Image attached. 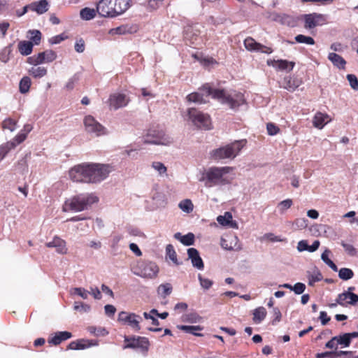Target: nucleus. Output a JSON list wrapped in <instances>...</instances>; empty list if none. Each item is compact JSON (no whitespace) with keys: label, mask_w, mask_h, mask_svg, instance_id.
Instances as JSON below:
<instances>
[{"label":"nucleus","mask_w":358,"mask_h":358,"mask_svg":"<svg viewBox=\"0 0 358 358\" xmlns=\"http://www.w3.org/2000/svg\"><path fill=\"white\" fill-rule=\"evenodd\" d=\"M331 254V251L328 249H326L321 255L322 260L328 266L330 263H331L333 261H331L329 258V255Z\"/></svg>","instance_id":"774afa93"},{"label":"nucleus","mask_w":358,"mask_h":358,"mask_svg":"<svg viewBox=\"0 0 358 358\" xmlns=\"http://www.w3.org/2000/svg\"><path fill=\"white\" fill-rule=\"evenodd\" d=\"M306 289L305 284L302 282H296L294 285H293L292 291L294 292L296 294H301L303 293Z\"/></svg>","instance_id":"680f3d73"},{"label":"nucleus","mask_w":358,"mask_h":358,"mask_svg":"<svg viewBox=\"0 0 358 358\" xmlns=\"http://www.w3.org/2000/svg\"><path fill=\"white\" fill-rule=\"evenodd\" d=\"M188 258L191 260L192 264L194 267L199 270H203L204 268L203 262L199 255V251L194 248H190L187 250Z\"/></svg>","instance_id":"a211bd4d"},{"label":"nucleus","mask_w":358,"mask_h":358,"mask_svg":"<svg viewBox=\"0 0 358 358\" xmlns=\"http://www.w3.org/2000/svg\"><path fill=\"white\" fill-rule=\"evenodd\" d=\"M16 122L10 118L3 122V128L13 131L15 129Z\"/></svg>","instance_id":"603ef678"},{"label":"nucleus","mask_w":358,"mask_h":358,"mask_svg":"<svg viewBox=\"0 0 358 358\" xmlns=\"http://www.w3.org/2000/svg\"><path fill=\"white\" fill-rule=\"evenodd\" d=\"M341 244L348 255L350 256H355L356 255L357 250L352 245L346 243L344 241H342Z\"/></svg>","instance_id":"4d7b16f0"},{"label":"nucleus","mask_w":358,"mask_h":358,"mask_svg":"<svg viewBox=\"0 0 358 358\" xmlns=\"http://www.w3.org/2000/svg\"><path fill=\"white\" fill-rule=\"evenodd\" d=\"M299 86V80L290 76L285 77L282 83V87L289 92H294Z\"/></svg>","instance_id":"5701e85b"},{"label":"nucleus","mask_w":358,"mask_h":358,"mask_svg":"<svg viewBox=\"0 0 358 358\" xmlns=\"http://www.w3.org/2000/svg\"><path fill=\"white\" fill-rule=\"evenodd\" d=\"M178 328L185 333L191 334L196 336H202L203 334L200 333H197L198 331H201L203 327L201 326H187V325H180L178 326Z\"/></svg>","instance_id":"c85d7f7f"},{"label":"nucleus","mask_w":358,"mask_h":358,"mask_svg":"<svg viewBox=\"0 0 358 358\" xmlns=\"http://www.w3.org/2000/svg\"><path fill=\"white\" fill-rule=\"evenodd\" d=\"M92 344L88 341L78 340L76 341H71L67 349L69 350H83L91 346Z\"/></svg>","instance_id":"bb28decb"},{"label":"nucleus","mask_w":358,"mask_h":358,"mask_svg":"<svg viewBox=\"0 0 358 358\" xmlns=\"http://www.w3.org/2000/svg\"><path fill=\"white\" fill-rule=\"evenodd\" d=\"M307 277L308 278V285L314 286L315 282H320L322 280V275L317 268H314L312 271L307 272Z\"/></svg>","instance_id":"393cba45"},{"label":"nucleus","mask_w":358,"mask_h":358,"mask_svg":"<svg viewBox=\"0 0 358 358\" xmlns=\"http://www.w3.org/2000/svg\"><path fill=\"white\" fill-rule=\"evenodd\" d=\"M33 46L31 41H22L18 43V50L21 55L27 56L32 52Z\"/></svg>","instance_id":"a878e982"},{"label":"nucleus","mask_w":358,"mask_h":358,"mask_svg":"<svg viewBox=\"0 0 358 358\" xmlns=\"http://www.w3.org/2000/svg\"><path fill=\"white\" fill-rule=\"evenodd\" d=\"M187 113L189 118L197 127L205 130L211 129V120L208 114L203 113L194 108H189Z\"/></svg>","instance_id":"0eeeda50"},{"label":"nucleus","mask_w":358,"mask_h":358,"mask_svg":"<svg viewBox=\"0 0 358 358\" xmlns=\"http://www.w3.org/2000/svg\"><path fill=\"white\" fill-rule=\"evenodd\" d=\"M303 18L306 29H313L317 26L322 25L325 21L324 16L317 13L306 14Z\"/></svg>","instance_id":"4468645a"},{"label":"nucleus","mask_w":358,"mask_h":358,"mask_svg":"<svg viewBox=\"0 0 358 358\" xmlns=\"http://www.w3.org/2000/svg\"><path fill=\"white\" fill-rule=\"evenodd\" d=\"M232 215L230 212H225L223 215H219L217 217V222L222 226L227 227L231 221Z\"/></svg>","instance_id":"ea45409f"},{"label":"nucleus","mask_w":358,"mask_h":358,"mask_svg":"<svg viewBox=\"0 0 358 358\" xmlns=\"http://www.w3.org/2000/svg\"><path fill=\"white\" fill-rule=\"evenodd\" d=\"M84 125L87 133L94 134L96 136L106 134V129L92 115H87L85 117Z\"/></svg>","instance_id":"9b49d317"},{"label":"nucleus","mask_w":358,"mask_h":358,"mask_svg":"<svg viewBox=\"0 0 358 358\" xmlns=\"http://www.w3.org/2000/svg\"><path fill=\"white\" fill-rule=\"evenodd\" d=\"M15 148V142H7L0 147V159H3L8 152Z\"/></svg>","instance_id":"e433bc0d"},{"label":"nucleus","mask_w":358,"mask_h":358,"mask_svg":"<svg viewBox=\"0 0 358 358\" xmlns=\"http://www.w3.org/2000/svg\"><path fill=\"white\" fill-rule=\"evenodd\" d=\"M238 238L234 236L230 240L222 238L221 246L227 250H239L240 245H238Z\"/></svg>","instance_id":"4be33fe9"},{"label":"nucleus","mask_w":358,"mask_h":358,"mask_svg":"<svg viewBox=\"0 0 358 358\" xmlns=\"http://www.w3.org/2000/svg\"><path fill=\"white\" fill-rule=\"evenodd\" d=\"M29 74L36 78H40L47 74V69L43 66H35L29 70Z\"/></svg>","instance_id":"473e14b6"},{"label":"nucleus","mask_w":358,"mask_h":358,"mask_svg":"<svg viewBox=\"0 0 358 358\" xmlns=\"http://www.w3.org/2000/svg\"><path fill=\"white\" fill-rule=\"evenodd\" d=\"M11 52L10 46H6L0 52V61L6 63L9 60V55Z\"/></svg>","instance_id":"49530a36"},{"label":"nucleus","mask_w":358,"mask_h":358,"mask_svg":"<svg viewBox=\"0 0 358 358\" xmlns=\"http://www.w3.org/2000/svg\"><path fill=\"white\" fill-rule=\"evenodd\" d=\"M78 76L76 74H75L74 76H73L71 78H70L69 79V80L67 81V83L65 85V88L67 90H73L75 86V84L78 82Z\"/></svg>","instance_id":"052dcab7"},{"label":"nucleus","mask_w":358,"mask_h":358,"mask_svg":"<svg viewBox=\"0 0 358 358\" xmlns=\"http://www.w3.org/2000/svg\"><path fill=\"white\" fill-rule=\"evenodd\" d=\"M294 38L295 41L299 43H305L311 45L315 44V40L310 36L299 34L296 36Z\"/></svg>","instance_id":"79ce46f5"},{"label":"nucleus","mask_w":358,"mask_h":358,"mask_svg":"<svg viewBox=\"0 0 358 358\" xmlns=\"http://www.w3.org/2000/svg\"><path fill=\"white\" fill-rule=\"evenodd\" d=\"M294 224L298 229H305L308 226V220L306 218H298L296 219Z\"/></svg>","instance_id":"bf43d9fd"},{"label":"nucleus","mask_w":358,"mask_h":358,"mask_svg":"<svg viewBox=\"0 0 358 358\" xmlns=\"http://www.w3.org/2000/svg\"><path fill=\"white\" fill-rule=\"evenodd\" d=\"M30 5V10L36 12L38 15H42L49 9V3L47 0H40L32 2Z\"/></svg>","instance_id":"6ab92c4d"},{"label":"nucleus","mask_w":358,"mask_h":358,"mask_svg":"<svg viewBox=\"0 0 358 358\" xmlns=\"http://www.w3.org/2000/svg\"><path fill=\"white\" fill-rule=\"evenodd\" d=\"M275 20L282 24H287L288 26H292L294 24L293 18L285 14L278 15Z\"/></svg>","instance_id":"a19ab883"},{"label":"nucleus","mask_w":358,"mask_h":358,"mask_svg":"<svg viewBox=\"0 0 358 358\" xmlns=\"http://www.w3.org/2000/svg\"><path fill=\"white\" fill-rule=\"evenodd\" d=\"M245 48L250 52H257L269 55L273 52V49L257 43L252 37H248L244 40Z\"/></svg>","instance_id":"ddd939ff"},{"label":"nucleus","mask_w":358,"mask_h":358,"mask_svg":"<svg viewBox=\"0 0 358 358\" xmlns=\"http://www.w3.org/2000/svg\"><path fill=\"white\" fill-rule=\"evenodd\" d=\"M142 143L144 144L167 145L171 143V140L165 135L162 130L150 129L148 131L147 135L143 138Z\"/></svg>","instance_id":"6e6552de"},{"label":"nucleus","mask_w":358,"mask_h":358,"mask_svg":"<svg viewBox=\"0 0 358 358\" xmlns=\"http://www.w3.org/2000/svg\"><path fill=\"white\" fill-rule=\"evenodd\" d=\"M27 34L30 36V41L34 45H38L41 43L42 34L41 32L38 29H30Z\"/></svg>","instance_id":"72a5a7b5"},{"label":"nucleus","mask_w":358,"mask_h":358,"mask_svg":"<svg viewBox=\"0 0 358 358\" xmlns=\"http://www.w3.org/2000/svg\"><path fill=\"white\" fill-rule=\"evenodd\" d=\"M181 243L187 246L193 245L194 243V235L192 233H188L187 234L184 235L181 240Z\"/></svg>","instance_id":"8fccbe9b"},{"label":"nucleus","mask_w":358,"mask_h":358,"mask_svg":"<svg viewBox=\"0 0 358 358\" xmlns=\"http://www.w3.org/2000/svg\"><path fill=\"white\" fill-rule=\"evenodd\" d=\"M104 310L106 315L112 317L115 313L116 308L114 306L108 304L104 306Z\"/></svg>","instance_id":"338daca9"},{"label":"nucleus","mask_w":358,"mask_h":358,"mask_svg":"<svg viewBox=\"0 0 358 358\" xmlns=\"http://www.w3.org/2000/svg\"><path fill=\"white\" fill-rule=\"evenodd\" d=\"M232 171L233 168L229 166H212L202 173L200 181L203 182L206 187L225 185L229 184L234 178L229 175Z\"/></svg>","instance_id":"7ed1b4c3"},{"label":"nucleus","mask_w":358,"mask_h":358,"mask_svg":"<svg viewBox=\"0 0 358 358\" xmlns=\"http://www.w3.org/2000/svg\"><path fill=\"white\" fill-rule=\"evenodd\" d=\"M67 38V36L65 34H61L49 38L48 41L51 45L59 44L62 41Z\"/></svg>","instance_id":"3c124183"},{"label":"nucleus","mask_w":358,"mask_h":358,"mask_svg":"<svg viewBox=\"0 0 358 358\" xmlns=\"http://www.w3.org/2000/svg\"><path fill=\"white\" fill-rule=\"evenodd\" d=\"M138 271H134L136 275L141 278H153L159 272L157 265L152 262L142 261L138 263Z\"/></svg>","instance_id":"1a4fd4ad"},{"label":"nucleus","mask_w":358,"mask_h":358,"mask_svg":"<svg viewBox=\"0 0 358 358\" xmlns=\"http://www.w3.org/2000/svg\"><path fill=\"white\" fill-rule=\"evenodd\" d=\"M266 63L268 66H273L280 71H291L295 65L294 62L285 59H268Z\"/></svg>","instance_id":"f3484780"},{"label":"nucleus","mask_w":358,"mask_h":358,"mask_svg":"<svg viewBox=\"0 0 358 358\" xmlns=\"http://www.w3.org/2000/svg\"><path fill=\"white\" fill-rule=\"evenodd\" d=\"M348 335H349L348 334L345 333L342 335L336 336V338H337V339H336L337 344L343 345V347L350 346L351 341L350 340Z\"/></svg>","instance_id":"c03bdc74"},{"label":"nucleus","mask_w":358,"mask_h":358,"mask_svg":"<svg viewBox=\"0 0 358 358\" xmlns=\"http://www.w3.org/2000/svg\"><path fill=\"white\" fill-rule=\"evenodd\" d=\"M96 9L85 8H83L80 12V17L85 20H90L93 19L96 16Z\"/></svg>","instance_id":"7c9ffc66"},{"label":"nucleus","mask_w":358,"mask_h":358,"mask_svg":"<svg viewBox=\"0 0 358 358\" xmlns=\"http://www.w3.org/2000/svg\"><path fill=\"white\" fill-rule=\"evenodd\" d=\"M245 140L235 141L225 146L214 149L210 153V158L215 161L234 159L245 146Z\"/></svg>","instance_id":"39448f33"},{"label":"nucleus","mask_w":358,"mask_h":358,"mask_svg":"<svg viewBox=\"0 0 358 358\" xmlns=\"http://www.w3.org/2000/svg\"><path fill=\"white\" fill-rule=\"evenodd\" d=\"M71 294H76L83 299H87L90 292L83 287H75L71 291Z\"/></svg>","instance_id":"37998d69"},{"label":"nucleus","mask_w":358,"mask_h":358,"mask_svg":"<svg viewBox=\"0 0 358 358\" xmlns=\"http://www.w3.org/2000/svg\"><path fill=\"white\" fill-rule=\"evenodd\" d=\"M198 279L200 282V285L203 288V289H209L212 285H213V281L210 279H208V278H204L202 277V275L201 274H199L198 275Z\"/></svg>","instance_id":"864d4df0"},{"label":"nucleus","mask_w":358,"mask_h":358,"mask_svg":"<svg viewBox=\"0 0 358 358\" xmlns=\"http://www.w3.org/2000/svg\"><path fill=\"white\" fill-rule=\"evenodd\" d=\"M131 6V0H101L96 11L103 17H115L124 13Z\"/></svg>","instance_id":"20e7f679"},{"label":"nucleus","mask_w":358,"mask_h":358,"mask_svg":"<svg viewBox=\"0 0 358 358\" xmlns=\"http://www.w3.org/2000/svg\"><path fill=\"white\" fill-rule=\"evenodd\" d=\"M268 134L271 136L277 134L279 132V128L273 123H268L266 125Z\"/></svg>","instance_id":"e2e57ef3"},{"label":"nucleus","mask_w":358,"mask_h":358,"mask_svg":"<svg viewBox=\"0 0 358 358\" xmlns=\"http://www.w3.org/2000/svg\"><path fill=\"white\" fill-rule=\"evenodd\" d=\"M330 120H331V119H329V117L327 114L317 112L315 113V115L313 117V124L315 127L321 129Z\"/></svg>","instance_id":"aec40b11"},{"label":"nucleus","mask_w":358,"mask_h":358,"mask_svg":"<svg viewBox=\"0 0 358 358\" xmlns=\"http://www.w3.org/2000/svg\"><path fill=\"white\" fill-rule=\"evenodd\" d=\"M113 168L108 164H83L69 171V177L74 182H99L105 180Z\"/></svg>","instance_id":"f03ea898"},{"label":"nucleus","mask_w":358,"mask_h":358,"mask_svg":"<svg viewBox=\"0 0 358 358\" xmlns=\"http://www.w3.org/2000/svg\"><path fill=\"white\" fill-rule=\"evenodd\" d=\"M292 204H293L292 200L291 199H287L285 200L280 201L278 204L277 208L279 210L280 214H284L287 209L291 208Z\"/></svg>","instance_id":"4c0bfd02"},{"label":"nucleus","mask_w":358,"mask_h":358,"mask_svg":"<svg viewBox=\"0 0 358 358\" xmlns=\"http://www.w3.org/2000/svg\"><path fill=\"white\" fill-rule=\"evenodd\" d=\"M336 302L343 307L348 305L355 306L358 303V295L355 293L343 292L338 295Z\"/></svg>","instance_id":"dca6fc26"},{"label":"nucleus","mask_w":358,"mask_h":358,"mask_svg":"<svg viewBox=\"0 0 358 358\" xmlns=\"http://www.w3.org/2000/svg\"><path fill=\"white\" fill-rule=\"evenodd\" d=\"M73 309L80 313H88L90 312L91 307L90 305L84 303L80 301H75Z\"/></svg>","instance_id":"a18cd8bd"},{"label":"nucleus","mask_w":358,"mask_h":358,"mask_svg":"<svg viewBox=\"0 0 358 358\" xmlns=\"http://www.w3.org/2000/svg\"><path fill=\"white\" fill-rule=\"evenodd\" d=\"M347 80L349 82V84L351 88L354 90H358V78L354 74H348Z\"/></svg>","instance_id":"09e8293b"},{"label":"nucleus","mask_w":358,"mask_h":358,"mask_svg":"<svg viewBox=\"0 0 358 358\" xmlns=\"http://www.w3.org/2000/svg\"><path fill=\"white\" fill-rule=\"evenodd\" d=\"M31 81L29 77L24 76L20 81L19 90L22 94H26L29 91Z\"/></svg>","instance_id":"c756f323"},{"label":"nucleus","mask_w":358,"mask_h":358,"mask_svg":"<svg viewBox=\"0 0 358 358\" xmlns=\"http://www.w3.org/2000/svg\"><path fill=\"white\" fill-rule=\"evenodd\" d=\"M178 207L182 211H183L186 213H192L194 209V205H193L192 201L188 199L182 200L178 203Z\"/></svg>","instance_id":"2f4dec72"},{"label":"nucleus","mask_w":358,"mask_h":358,"mask_svg":"<svg viewBox=\"0 0 358 358\" xmlns=\"http://www.w3.org/2000/svg\"><path fill=\"white\" fill-rule=\"evenodd\" d=\"M208 96H212L213 99H217L223 104L228 105L230 108L234 110L237 109L245 102L244 96L241 92L215 90L211 88L208 84L204 85L200 89V92L188 94L186 99L188 102L201 104L206 102V98Z\"/></svg>","instance_id":"f257e3e1"},{"label":"nucleus","mask_w":358,"mask_h":358,"mask_svg":"<svg viewBox=\"0 0 358 358\" xmlns=\"http://www.w3.org/2000/svg\"><path fill=\"white\" fill-rule=\"evenodd\" d=\"M124 342L127 343V344L123 347L124 349L140 348L142 350L147 351L150 345L149 341L147 338L141 336H125Z\"/></svg>","instance_id":"f8f14e48"},{"label":"nucleus","mask_w":358,"mask_h":358,"mask_svg":"<svg viewBox=\"0 0 358 358\" xmlns=\"http://www.w3.org/2000/svg\"><path fill=\"white\" fill-rule=\"evenodd\" d=\"M72 337V334L69 331H58L48 339V343L54 345L60 344L62 341L68 340Z\"/></svg>","instance_id":"412c9836"},{"label":"nucleus","mask_w":358,"mask_h":358,"mask_svg":"<svg viewBox=\"0 0 358 358\" xmlns=\"http://www.w3.org/2000/svg\"><path fill=\"white\" fill-rule=\"evenodd\" d=\"M97 201L98 198L92 194H79L65 202L64 210L82 211Z\"/></svg>","instance_id":"423d86ee"},{"label":"nucleus","mask_w":358,"mask_h":358,"mask_svg":"<svg viewBox=\"0 0 358 358\" xmlns=\"http://www.w3.org/2000/svg\"><path fill=\"white\" fill-rule=\"evenodd\" d=\"M354 275V273L352 269L348 268H341L338 271V277L343 280H348L351 279Z\"/></svg>","instance_id":"58836bf2"},{"label":"nucleus","mask_w":358,"mask_h":358,"mask_svg":"<svg viewBox=\"0 0 358 358\" xmlns=\"http://www.w3.org/2000/svg\"><path fill=\"white\" fill-rule=\"evenodd\" d=\"M46 63L52 62L57 58V54L52 50H48L43 52Z\"/></svg>","instance_id":"13d9d810"},{"label":"nucleus","mask_w":358,"mask_h":358,"mask_svg":"<svg viewBox=\"0 0 358 358\" xmlns=\"http://www.w3.org/2000/svg\"><path fill=\"white\" fill-rule=\"evenodd\" d=\"M201 317L196 313H189L186 315V321L191 323H196L201 320Z\"/></svg>","instance_id":"0e129e2a"},{"label":"nucleus","mask_w":358,"mask_h":358,"mask_svg":"<svg viewBox=\"0 0 358 358\" xmlns=\"http://www.w3.org/2000/svg\"><path fill=\"white\" fill-rule=\"evenodd\" d=\"M141 320V317L134 313H129L122 311L118 315V321L128 324L136 331H138L141 329L140 322Z\"/></svg>","instance_id":"9d476101"},{"label":"nucleus","mask_w":358,"mask_h":358,"mask_svg":"<svg viewBox=\"0 0 358 358\" xmlns=\"http://www.w3.org/2000/svg\"><path fill=\"white\" fill-rule=\"evenodd\" d=\"M172 292V286L170 283L161 284L157 288V292L163 298L171 294Z\"/></svg>","instance_id":"c9c22d12"},{"label":"nucleus","mask_w":358,"mask_h":358,"mask_svg":"<svg viewBox=\"0 0 358 358\" xmlns=\"http://www.w3.org/2000/svg\"><path fill=\"white\" fill-rule=\"evenodd\" d=\"M152 167L155 170L158 171V173L160 175L165 173L167 170L166 167L164 165V164H162V162H154L152 164Z\"/></svg>","instance_id":"5fc2aeb1"},{"label":"nucleus","mask_w":358,"mask_h":358,"mask_svg":"<svg viewBox=\"0 0 358 358\" xmlns=\"http://www.w3.org/2000/svg\"><path fill=\"white\" fill-rule=\"evenodd\" d=\"M328 59L331 62L334 66L340 69H344L346 64V61L339 55L335 52H330L328 55Z\"/></svg>","instance_id":"b1692460"},{"label":"nucleus","mask_w":358,"mask_h":358,"mask_svg":"<svg viewBox=\"0 0 358 358\" xmlns=\"http://www.w3.org/2000/svg\"><path fill=\"white\" fill-rule=\"evenodd\" d=\"M166 257L171 260L175 264L178 265L177 255L172 245L169 244L166 247Z\"/></svg>","instance_id":"f704fd0d"},{"label":"nucleus","mask_w":358,"mask_h":358,"mask_svg":"<svg viewBox=\"0 0 358 358\" xmlns=\"http://www.w3.org/2000/svg\"><path fill=\"white\" fill-rule=\"evenodd\" d=\"M56 251L59 254H66L67 252V248L66 246V242L62 238H59V240L57 242L56 246Z\"/></svg>","instance_id":"de8ad7c7"},{"label":"nucleus","mask_w":358,"mask_h":358,"mask_svg":"<svg viewBox=\"0 0 358 358\" xmlns=\"http://www.w3.org/2000/svg\"><path fill=\"white\" fill-rule=\"evenodd\" d=\"M25 134L20 132L10 142H15V148L26 139Z\"/></svg>","instance_id":"69168bd1"},{"label":"nucleus","mask_w":358,"mask_h":358,"mask_svg":"<svg viewBox=\"0 0 358 358\" xmlns=\"http://www.w3.org/2000/svg\"><path fill=\"white\" fill-rule=\"evenodd\" d=\"M108 102L111 108L117 110L120 108L126 106L129 99L125 94L115 92L110 95Z\"/></svg>","instance_id":"2eb2a0df"},{"label":"nucleus","mask_w":358,"mask_h":358,"mask_svg":"<svg viewBox=\"0 0 358 358\" xmlns=\"http://www.w3.org/2000/svg\"><path fill=\"white\" fill-rule=\"evenodd\" d=\"M74 48L75 50L78 53H82L85 51V43L82 38L76 40Z\"/></svg>","instance_id":"6e6d98bb"},{"label":"nucleus","mask_w":358,"mask_h":358,"mask_svg":"<svg viewBox=\"0 0 358 358\" xmlns=\"http://www.w3.org/2000/svg\"><path fill=\"white\" fill-rule=\"evenodd\" d=\"M266 316L265 308L261 306L255 309L253 312V321L256 324H260Z\"/></svg>","instance_id":"cd10ccee"}]
</instances>
